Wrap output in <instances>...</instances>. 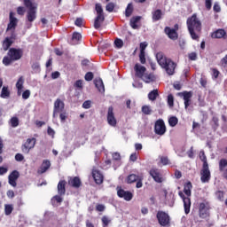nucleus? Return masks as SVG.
I'll use <instances>...</instances> for the list:
<instances>
[{
	"label": "nucleus",
	"instance_id": "13",
	"mask_svg": "<svg viewBox=\"0 0 227 227\" xmlns=\"http://www.w3.org/2000/svg\"><path fill=\"white\" fill-rule=\"evenodd\" d=\"M16 35L14 33L12 34L10 37H5L2 43V47L4 51H10V47L13 45L15 42Z\"/></svg>",
	"mask_w": 227,
	"mask_h": 227
},
{
	"label": "nucleus",
	"instance_id": "36",
	"mask_svg": "<svg viewBox=\"0 0 227 227\" xmlns=\"http://www.w3.org/2000/svg\"><path fill=\"white\" fill-rule=\"evenodd\" d=\"M168 124L170 127H176L178 125V118L176 116H171L168 119Z\"/></svg>",
	"mask_w": 227,
	"mask_h": 227
},
{
	"label": "nucleus",
	"instance_id": "43",
	"mask_svg": "<svg viewBox=\"0 0 227 227\" xmlns=\"http://www.w3.org/2000/svg\"><path fill=\"white\" fill-rule=\"evenodd\" d=\"M212 122H213V125H212L213 130H217V129H219V118L214 116L212 118Z\"/></svg>",
	"mask_w": 227,
	"mask_h": 227
},
{
	"label": "nucleus",
	"instance_id": "4",
	"mask_svg": "<svg viewBox=\"0 0 227 227\" xmlns=\"http://www.w3.org/2000/svg\"><path fill=\"white\" fill-rule=\"evenodd\" d=\"M26 8L28 9L27 12V19L28 22H35L36 20V5L31 0H23Z\"/></svg>",
	"mask_w": 227,
	"mask_h": 227
},
{
	"label": "nucleus",
	"instance_id": "12",
	"mask_svg": "<svg viewBox=\"0 0 227 227\" xmlns=\"http://www.w3.org/2000/svg\"><path fill=\"white\" fill-rule=\"evenodd\" d=\"M117 196L124 199L125 201H130L134 198V194L131 192L125 191L121 187H117Z\"/></svg>",
	"mask_w": 227,
	"mask_h": 227
},
{
	"label": "nucleus",
	"instance_id": "39",
	"mask_svg": "<svg viewBox=\"0 0 227 227\" xmlns=\"http://www.w3.org/2000/svg\"><path fill=\"white\" fill-rule=\"evenodd\" d=\"M17 90H23L24 89V76H20L16 82Z\"/></svg>",
	"mask_w": 227,
	"mask_h": 227
},
{
	"label": "nucleus",
	"instance_id": "21",
	"mask_svg": "<svg viewBox=\"0 0 227 227\" xmlns=\"http://www.w3.org/2000/svg\"><path fill=\"white\" fill-rule=\"evenodd\" d=\"M164 32L170 40H178V32H176V29L166 27Z\"/></svg>",
	"mask_w": 227,
	"mask_h": 227
},
{
	"label": "nucleus",
	"instance_id": "11",
	"mask_svg": "<svg viewBox=\"0 0 227 227\" xmlns=\"http://www.w3.org/2000/svg\"><path fill=\"white\" fill-rule=\"evenodd\" d=\"M211 175H210V168L208 166L202 167L200 170V181L202 184H208L210 182Z\"/></svg>",
	"mask_w": 227,
	"mask_h": 227
},
{
	"label": "nucleus",
	"instance_id": "8",
	"mask_svg": "<svg viewBox=\"0 0 227 227\" xmlns=\"http://www.w3.org/2000/svg\"><path fill=\"white\" fill-rule=\"evenodd\" d=\"M156 217L160 226H168L170 223L169 215L164 211H158Z\"/></svg>",
	"mask_w": 227,
	"mask_h": 227
},
{
	"label": "nucleus",
	"instance_id": "25",
	"mask_svg": "<svg viewBox=\"0 0 227 227\" xmlns=\"http://www.w3.org/2000/svg\"><path fill=\"white\" fill-rule=\"evenodd\" d=\"M67 192V181L60 180L58 184V193L59 196H65Z\"/></svg>",
	"mask_w": 227,
	"mask_h": 227
},
{
	"label": "nucleus",
	"instance_id": "55",
	"mask_svg": "<svg viewBox=\"0 0 227 227\" xmlns=\"http://www.w3.org/2000/svg\"><path fill=\"white\" fill-rule=\"evenodd\" d=\"M29 97H31V90H27L22 93V98L24 100H27V98H29Z\"/></svg>",
	"mask_w": 227,
	"mask_h": 227
},
{
	"label": "nucleus",
	"instance_id": "47",
	"mask_svg": "<svg viewBox=\"0 0 227 227\" xmlns=\"http://www.w3.org/2000/svg\"><path fill=\"white\" fill-rule=\"evenodd\" d=\"M188 59H190V61H196V59H198V53L195 51L189 53Z\"/></svg>",
	"mask_w": 227,
	"mask_h": 227
},
{
	"label": "nucleus",
	"instance_id": "61",
	"mask_svg": "<svg viewBox=\"0 0 227 227\" xmlns=\"http://www.w3.org/2000/svg\"><path fill=\"white\" fill-rule=\"evenodd\" d=\"M143 176L137 181L136 187L137 189H141L143 187Z\"/></svg>",
	"mask_w": 227,
	"mask_h": 227
},
{
	"label": "nucleus",
	"instance_id": "18",
	"mask_svg": "<svg viewBox=\"0 0 227 227\" xmlns=\"http://www.w3.org/2000/svg\"><path fill=\"white\" fill-rule=\"evenodd\" d=\"M92 176H93L94 182L98 185H101V184H104V175H102V172H100V170L93 168Z\"/></svg>",
	"mask_w": 227,
	"mask_h": 227
},
{
	"label": "nucleus",
	"instance_id": "49",
	"mask_svg": "<svg viewBox=\"0 0 227 227\" xmlns=\"http://www.w3.org/2000/svg\"><path fill=\"white\" fill-rule=\"evenodd\" d=\"M51 203H63V198H61L59 195H55L51 199Z\"/></svg>",
	"mask_w": 227,
	"mask_h": 227
},
{
	"label": "nucleus",
	"instance_id": "44",
	"mask_svg": "<svg viewBox=\"0 0 227 227\" xmlns=\"http://www.w3.org/2000/svg\"><path fill=\"white\" fill-rule=\"evenodd\" d=\"M11 127L15 129L16 127H19V118L17 117H12L11 118Z\"/></svg>",
	"mask_w": 227,
	"mask_h": 227
},
{
	"label": "nucleus",
	"instance_id": "35",
	"mask_svg": "<svg viewBox=\"0 0 227 227\" xmlns=\"http://www.w3.org/2000/svg\"><path fill=\"white\" fill-rule=\"evenodd\" d=\"M134 13V5L132 3L128 4L126 10H125V16L126 17H130Z\"/></svg>",
	"mask_w": 227,
	"mask_h": 227
},
{
	"label": "nucleus",
	"instance_id": "46",
	"mask_svg": "<svg viewBox=\"0 0 227 227\" xmlns=\"http://www.w3.org/2000/svg\"><path fill=\"white\" fill-rule=\"evenodd\" d=\"M95 9L98 15H104V9H102V5L100 4H96Z\"/></svg>",
	"mask_w": 227,
	"mask_h": 227
},
{
	"label": "nucleus",
	"instance_id": "63",
	"mask_svg": "<svg viewBox=\"0 0 227 227\" xmlns=\"http://www.w3.org/2000/svg\"><path fill=\"white\" fill-rule=\"evenodd\" d=\"M17 13L18 15H24V13H26V9L22 6H20L17 8Z\"/></svg>",
	"mask_w": 227,
	"mask_h": 227
},
{
	"label": "nucleus",
	"instance_id": "64",
	"mask_svg": "<svg viewBox=\"0 0 227 227\" xmlns=\"http://www.w3.org/2000/svg\"><path fill=\"white\" fill-rule=\"evenodd\" d=\"M221 63L223 67H227V54L221 59Z\"/></svg>",
	"mask_w": 227,
	"mask_h": 227
},
{
	"label": "nucleus",
	"instance_id": "16",
	"mask_svg": "<svg viewBox=\"0 0 227 227\" xmlns=\"http://www.w3.org/2000/svg\"><path fill=\"white\" fill-rule=\"evenodd\" d=\"M68 186L73 187V189H79V187L82 186V182L79 176L68 177L67 181Z\"/></svg>",
	"mask_w": 227,
	"mask_h": 227
},
{
	"label": "nucleus",
	"instance_id": "5",
	"mask_svg": "<svg viewBox=\"0 0 227 227\" xmlns=\"http://www.w3.org/2000/svg\"><path fill=\"white\" fill-rule=\"evenodd\" d=\"M212 207H210V202L206 201L200 203L199 205V217L200 219H210V209Z\"/></svg>",
	"mask_w": 227,
	"mask_h": 227
},
{
	"label": "nucleus",
	"instance_id": "31",
	"mask_svg": "<svg viewBox=\"0 0 227 227\" xmlns=\"http://www.w3.org/2000/svg\"><path fill=\"white\" fill-rule=\"evenodd\" d=\"M96 88L98 90V91H106V89L104 87V82L102 79L98 78L94 81Z\"/></svg>",
	"mask_w": 227,
	"mask_h": 227
},
{
	"label": "nucleus",
	"instance_id": "33",
	"mask_svg": "<svg viewBox=\"0 0 227 227\" xmlns=\"http://www.w3.org/2000/svg\"><path fill=\"white\" fill-rule=\"evenodd\" d=\"M141 20V16H136L131 18L130 26L132 29H137V23Z\"/></svg>",
	"mask_w": 227,
	"mask_h": 227
},
{
	"label": "nucleus",
	"instance_id": "6",
	"mask_svg": "<svg viewBox=\"0 0 227 227\" xmlns=\"http://www.w3.org/2000/svg\"><path fill=\"white\" fill-rule=\"evenodd\" d=\"M166 123L164 120L159 119L154 123V132L157 136H164L166 134Z\"/></svg>",
	"mask_w": 227,
	"mask_h": 227
},
{
	"label": "nucleus",
	"instance_id": "28",
	"mask_svg": "<svg viewBox=\"0 0 227 227\" xmlns=\"http://www.w3.org/2000/svg\"><path fill=\"white\" fill-rule=\"evenodd\" d=\"M143 175H136V174H129L127 178L126 182L127 184H135Z\"/></svg>",
	"mask_w": 227,
	"mask_h": 227
},
{
	"label": "nucleus",
	"instance_id": "54",
	"mask_svg": "<svg viewBox=\"0 0 227 227\" xmlns=\"http://www.w3.org/2000/svg\"><path fill=\"white\" fill-rule=\"evenodd\" d=\"M106 12H109L110 13L114 12V4L113 3H108L106 6Z\"/></svg>",
	"mask_w": 227,
	"mask_h": 227
},
{
	"label": "nucleus",
	"instance_id": "41",
	"mask_svg": "<svg viewBox=\"0 0 227 227\" xmlns=\"http://www.w3.org/2000/svg\"><path fill=\"white\" fill-rule=\"evenodd\" d=\"M101 222H102V226L103 227H107V226H109V224H111V219L106 215H104L101 218Z\"/></svg>",
	"mask_w": 227,
	"mask_h": 227
},
{
	"label": "nucleus",
	"instance_id": "37",
	"mask_svg": "<svg viewBox=\"0 0 227 227\" xmlns=\"http://www.w3.org/2000/svg\"><path fill=\"white\" fill-rule=\"evenodd\" d=\"M0 97L1 98H8V97H10V90H8V87L2 88V92Z\"/></svg>",
	"mask_w": 227,
	"mask_h": 227
},
{
	"label": "nucleus",
	"instance_id": "57",
	"mask_svg": "<svg viewBox=\"0 0 227 227\" xmlns=\"http://www.w3.org/2000/svg\"><path fill=\"white\" fill-rule=\"evenodd\" d=\"M93 77H94L93 74L91 72H88L86 73L84 79L85 81L90 82V81H93Z\"/></svg>",
	"mask_w": 227,
	"mask_h": 227
},
{
	"label": "nucleus",
	"instance_id": "62",
	"mask_svg": "<svg viewBox=\"0 0 227 227\" xmlns=\"http://www.w3.org/2000/svg\"><path fill=\"white\" fill-rule=\"evenodd\" d=\"M205 7L207 10H212V0H205Z\"/></svg>",
	"mask_w": 227,
	"mask_h": 227
},
{
	"label": "nucleus",
	"instance_id": "10",
	"mask_svg": "<svg viewBox=\"0 0 227 227\" xmlns=\"http://www.w3.org/2000/svg\"><path fill=\"white\" fill-rule=\"evenodd\" d=\"M63 111H65V102L59 98L56 99L53 107V118H56V116H58L59 113H63Z\"/></svg>",
	"mask_w": 227,
	"mask_h": 227
},
{
	"label": "nucleus",
	"instance_id": "14",
	"mask_svg": "<svg viewBox=\"0 0 227 227\" xmlns=\"http://www.w3.org/2000/svg\"><path fill=\"white\" fill-rule=\"evenodd\" d=\"M20 177V173L18 170H13L8 176V184H11L12 187H17V180Z\"/></svg>",
	"mask_w": 227,
	"mask_h": 227
},
{
	"label": "nucleus",
	"instance_id": "45",
	"mask_svg": "<svg viewBox=\"0 0 227 227\" xmlns=\"http://www.w3.org/2000/svg\"><path fill=\"white\" fill-rule=\"evenodd\" d=\"M168 105L170 107H174L175 106V98L172 96V94H169L168 96Z\"/></svg>",
	"mask_w": 227,
	"mask_h": 227
},
{
	"label": "nucleus",
	"instance_id": "19",
	"mask_svg": "<svg viewBox=\"0 0 227 227\" xmlns=\"http://www.w3.org/2000/svg\"><path fill=\"white\" fill-rule=\"evenodd\" d=\"M179 97H183L184 101V107L187 109L191 106V98H192V91H183L179 93Z\"/></svg>",
	"mask_w": 227,
	"mask_h": 227
},
{
	"label": "nucleus",
	"instance_id": "51",
	"mask_svg": "<svg viewBox=\"0 0 227 227\" xmlns=\"http://www.w3.org/2000/svg\"><path fill=\"white\" fill-rule=\"evenodd\" d=\"M59 114L60 121L62 123H65V120L68 118V116L67 115V112L64 110L63 112H59Z\"/></svg>",
	"mask_w": 227,
	"mask_h": 227
},
{
	"label": "nucleus",
	"instance_id": "3",
	"mask_svg": "<svg viewBox=\"0 0 227 227\" xmlns=\"http://www.w3.org/2000/svg\"><path fill=\"white\" fill-rule=\"evenodd\" d=\"M24 56V51L20 48H10L7 56H4L3 59V64L4 67H10L14 61H19L22 59Z\"/></svg>",
	"mask_w": 227,
	"mask_h": 227
},
{
	"label": "nucleus",
	"instance_id": "23",
	"mask_svg": "<svg viewBox=\"0 0 227 227\" xmlns=\"http://www.w3.org/2000/svg\"><path fill=\"white\" fill-rule=\"evenodd\" d=\"M134 70L136 72V76L139 77V79H143L145 72H146V67L139 64H136L134 67Z\"/></svg>",
	"mask_w": 227,
	"mask_h": 227
},
{
	"label": "nucleus",
	"instance_id": "22",
	"mask_svg": "<svg viewBox=\"0 0 227 227\" xmlns=\"http://www.w3.org/2000/svg\"><path fill=\"white\" fill-rule=\"evenodd\" d=\"M211 38H215V39L223 38V40H226L227 38L226 30L223 28H219L214 31L213 33H211Z\"/></svg>",
	"mask_w": 227,
	"mask_h": 227
},
{
	"label": "nucleus",
	"instance_id": "50",
	"mask_svg": "<svg viewBox=\"0 0 227 227\" xmlns=\"http://www.w3.org/2000/svg\"><path fill=\"white\" fill-rule=\"evenodd\" d=\"M160 162L163 164V166H168L171 164V161H169V158L168 156H163L160 158Z\"/></svg>",
	"mask_w": 227,
	"mask_h": 227
},
{
	"label": "nucleus",
	"instance_id": "27",
	"mask_svg": "<svg viewBox=\"0 0 227 227\" xmlns=\"http://www.w3.org/2000/svg\"><path fill=\"white\" fill-rule=\"evenodd\" d=\"M153 22H157L162 19V11L160 9H157L152 12Z\"/></svg>",
	"mask_w": 227,
	"mask_h": 227
},
{
	"label": "nucleus",
	"instance_id": "7",
	"mask_svg": "<svg viewBox=\"0 0 227 227\" xmlns=\"http://www.w3.org/2000/svg\"><path fill=\"white\" fill-rule=\"evenodd\" d=\"M35 145H36V138H27L26 143L21 145V152L27 155L35 148Z\"/></svg>",
	"mask_w": 227,
	"mask_h": 227
},
{
	"label": "nucleus",
	"instance_id": "58",
	"mask_svg": "<svg viewBox=\"0 0 227 227\" xmlns=\"http://www.w3.org/2000/svg\"><path fill=\"white\" fill-rule=\"evenodd\" d=\"M213 74H212V77L213 79H217V77H219V74H221L219 72V70H217L216 68H211Z\"/></svg>",
	"mask_w": 227,
	"mask_h": 227
},
{
	"label": "nucleus",
	"instance_id": "30",
	"mask_svg": "<svg viewBox=\"0 0 227 227\" xmlns=\"http://www.w3.org/2000/svg\"><path fill=\"white\" fill-rule=\"evenodd\" d=\"M191 191H192V183L188 181L186 184H184V192L186 196L191 197V194H192Z\"/></svg>",
	"mask_w": 227,
	"mask_h": 227
},
{
	"label": "nucleus",
	"instance_id": "32",
	"mask_svg": "<svg viewBox=\"0 0 227 227\" xmlns=\"http://www.w3.org/2000/svg\"><path fill=\"white\" fill-rule=\"evenodd\" d=\"M142 80L144 82L149 83V82H153L155 81V75L153 74H145L144 77H142Z\"/></svg>",
	"mask_w": 227,
	"mask_h": 227
},
{
	"label": "nucleus",
	"instance_id": "29",
	"mask_svg": "<svg viewBox=\"0 0 227 227\" xmlns=\"http://www.w3.org/2000/svg\"><path fill=\"white\" fill-rule=\"evenodd\" d=\"M82 38V35H81L78 32H74L72 38H71V45H77L79 43V41Z\"/></svg>",
	"mask_w": 227,
	"mask_h": 227
},
{
	"label": "nucleus",
	"instance_id": "34",
	"mask_svg": "<svg viewBox=\"0 0 227 227\" xmlns=\"http://www.w3.org/2000/svg\"><path fill=\"white\" fill-rule=\"evenodd\" d=\"M157 97H159L158 90H153L148 93V98H149V100H152V102L157 100Z\"/></svg>",
	"mask_w": 227,
	"mask_h": 227
},
{
	"label": "nucleus",
	"instance_id": "60",
	"mask_svg": "<svg viewBox=\"0 0 227 227\" xmlns=\"http://www.w3.org/2000/svg\"><path fill=\"white\" fill-rule=\"evenodd\" d=\"M113 157V160H121V155L120 154V153H114L112 154Z\"/></svg>",
	"mask_w": 227,
	"mask_h": 227
},
{
	"label": "nucleus",
	"instance_id": "2",
	"mask_svg": "<svg viewBox=\"0 0 227 227\" xmlns=\"http://www.w3.org/2000/svg\"><path fill=\"white\" fill-rule=\"evenodd\" d=\"M188 31L192 40H200V33H201V21L198 19L196 13L192 14L186 21Z\"/></svg>",
	"mask_w": 227,
	"mask_h": 227
},
{
	"label": "nucleus",
	"instance_id": "9",
	"mask_svg": "<svg viewBox=\"0 0 227 227\" xmlns=\"http://www.w3.org/2000/svg\"><path fill=\"white\" fill-rule=\"evenodd\" d=\"M106 120L110 127H116L118 121H116V117L114 116V107L113 106L108 107Z\"/></svg>",
	"mask_w": 227,
	"mask_h": 227
},
{
	"label": "nucleus",
	"instance_id": "15",
	"mask_svg": "<svg viewBox=\"0 0 227 227\" xmlns=\"http://www.w3.org/2000/svg\"><path fill=\"white\" fill-rule=\"evenodd\" d=\"M15 15L13 12H10L9 14V23L7 25V28L6 31H12V29L15 30V28L17 27V25L19 24V20L17 18H15Z\"/></svg>",
	"mask_w": 227,
	"mask_h": 227
},
{
	"label": "nucleus",
	"instance_id": "42",
	"mask_svg": "<svg viewBox=\"0 0 227 227\" xmlns=\"http://www.w3.org/2000/svg\"><path fill=\"white\" fill-rule=\"evenodd\" d=\"M224 168H227V160L221 159L219 160V171H224Z\"/></svg>",
	"mask_w": 227,
	"mask_h": 227
},
{
	"label": "nucleus",
	"instance_id": "38",
	"mask_svg": "<svg viewBox=\"0 0 227 227\" xmlns=\"http://www.w3.org/2000/svg\"><path fill=\"white\" fill-rule=\"evenodd\" d=\"M200 159L203 162L202 167L208 166V161L207 160V155H205V152L204 151L200 152Z\"/></svg>",
	"mask_w": 227,
	"mask_h": 227
},
{
	"label": "nucleus",
	"instance_id": "1",
	"mask_svg": "<svg viewBox=\"0 0 227 227\" xmlns=\"http://www.w3.org/2000/svg\"><path fill=\"white\" fill-rule=\"evenodd\" d=\"M156 59L158 65H160L161 68H164L168 75H175V70L176 69V63H175V61L171 59H168L162 51L156 54Z\"/></svg>",
	"mask_w": 227,
	"mask_h": 227
},
{
	"label": "nucleus",
	"instance_id": "24",
	"mask_svg": "<svg viewBox=\"0 0 227 227\" xmlns=\"http://www.w3.org/2000/svg\"><path fill=\"white\" fill-rule=\"evenodd\" d=\"M50 168L51 161L49 160H44L37 170L38 175H43V173H45Z\"/></svg>",
	"mask_w": 227,
	"mask_h": 227
},
{
	"label": "nucleus",
	"instance_id": "59",
	"mask_svg": "<svg viewBox=\"0 0 227 227\" xmlns=\"http://www.w3.org/2000/svg\"><path fill=\"white\" fill-rule=\"evenodd\" d=\"M15 160L17 162H22V160H24V155H22V153H16L15 154Z\"/></svg>",
	"mask_w": 227,
	"mask_h": 227
},
{
	"label": "nucleus",
	"instance_id": "20",
	"mask_svg": "<svg viewBox=\"0 0 227 227\" xmlns=\"http://www.w3.org/2000/svg\"><path fill=\"white\" fill-rule=\"evenodd\" d=\"M149 175L152 176L154 182H156L157 184H162V176L160 175L159 169L152 168L149 171Z\"/></svg>",
	"mask_w": 227,
	"mask_h": 227
},
{
	"label": "nucleus",
	"instance_id": "53",
	"mask_svg": "<svg viewBox=\"0 0 227 227\" xmlns=\"http://www.w3.org/2000/svg\"><path fill=\"white\" fill-rule=\"evenodd\" d=\"M139 59H140V63H142V65H145V63H146V57H145V51H140Z\"/></svg>",
	"mask_w": 227,
	"mask_h": 227
},
{
	"label": "nucleus",
	"instance_id": "26",
	"mask_svg": "<svg viewBox=\"0 0 227 227\" xmlns=\"http://www.w3.org/2000/svg\"><path fill=\"white\" fill-rule=\"evenodd\" d=\"M106 20V17L104 15H98L94 20V27L95 29H100L102 23Z\"/></svg>",
	"mask_w": 227,
	"mask_h": 227
},
{
	"label": "nucleus",
	"instance_id": "48",
	"mask_svg": "<svg viewBox=\"0 0 227 227\" xmlns=\"http://www.w3.org/2000/svg\"><path fill=\"white\" fill-rule=\"evenodd\" d=\"M114 45L117 49H121L123 47V40L120 38L115 39Z\"/></svg>",
	"mask_w": 227,
	"mask_h": 227
},
{
	"label": "nucleus",
	"instance_id": "40",
	"mask_svg": "<svg viewBox=\"0 0 227 227\" xmlns=\"http://www.w3.org/2000/svg\"><path fill=\"white\" fill-rule=\"evenodd\" d=\"M13 212V206L10 204L4 205V214L5 215H10Z\"/></svg>",
	"mask_w": 227,
	"mask_h": 227
},
{
	"label": "nucleus",
	"instance_id": "52",
	"mask_svg": "<svg viewBox=\"0 0 227 227\" xmlns=\"http://www.w3.org/2000/svg\"><path fill=\"white\" fill-rule=\"evenodd\" d=\"M142 113H144V114H152V108H150V106H142Z\"/></svg>",
	"mask_w": 227,
	"mask_h": 227
},
{
	"label": "nucleus",
	"instance_id": "56",
	"mask_svg": "<svg viewBox=\"0 0 227 227\" xmlns=\"http://www.w3.org/2000/svg\"><path fill=\"white\" fill-rule=\"evenodd\" d=\"M74 88H77L78 90H82V80H77L74 84Z\"/></svg>",
	"mask_w": 227,
	"mask_h": 227
},
{
	"label": "nucleus",
	"instance_id": "17",
	"mask_svg": "<svg viewBox=\"0 0 227 227\" xmlns=\"http://www.w3.org/2000/svg\"><path fill=\"white\" fill-rule=\"evenodd\" d=\"M178 195L180 196V198H182L184 201V213L189 214V212H191V198H189L188 196L185 197L183 192H179Z\"/></svg>",
	"mask_w": 227,
	"mask_h": 227
}]
</instances>
